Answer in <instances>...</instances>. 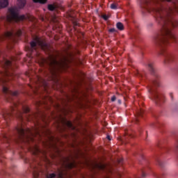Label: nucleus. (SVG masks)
Segmentation results:
<instances>
[{
    "instance_id": "9d476101",
    "label": "nucleus",
    "mask_w": 178,
    "mask_h": 178,
    "mask_svg": "<svg viewBox=\"0 0 178 178\" xmlns=\"http://www.w3.org/2000/svg\"><path fill=\"white\" fill-rule=\"evenodd\" d=\"M56 8L57 7L55 5L50 4L48 6L49 10H55V9H56Z\"/></svg>"
},
{
    "instance_id": "2eb2a0df",
    "label": "nucleus",
    "mask_w": 178,
    "mask_h": 178,
    "mask_svg": "<svg viewBox=\"0 0 178 178\" xmlns=\"http://www.w3.org/2000/svg\"><path fill=\"white\" fill-rule=\"evenodd\" d=\"M16 35L19 37V35H22V30H18L16 33Z\"/></svg>"
},
{
    "instance_id": "20e7f679",
    "label": "nucleus",
    "mask_w": 178,
    "mask_h": 178,
    "mask_svg": "<svg viewBox=\"0 0 178 178\" xmlns=\"http://www.w3.org/2000/svg\"><path fill=\"white\" fill-rule=\"evenodd\" d=\"M65 65V62H58L55 58H51L50 60V66L56 70L58 69H64Z\"/></svg>"
},
{
    "instance_id": "bb28decb",
    "label": "nucleus",
    "mask_w": 178,
    "mask_h": 178,
    "mask_svg": "<svg viewBox=\"0 0 178 178\" xmlns=\"http://www.w3.org/2000/svg\"><path fill=\"white\" fill-rule=\"evenodd\" d=\"M1 83H5V80L1 79Z\"/></svg>"
},
{
    "instance_id": "4468645a",
    "label": "nucleus",
    "mask_w": 178,
    "mask_h": 178,
    "mask_svg": "<svg viewBox=\"0 0 178 178\" xmlns=\"http://www.w3.org/2000/svg\"><path fill=\"white\" fill-rule=\"evenodd\" d=\"M111 9H118V6L115 3H113L111 6Z\"/></svg>"
},
{
    "instance_id": "cd10ccee",
    "label": "nucleus",
    "mask_w": 178,
    "mask_h": 178,
    "mask_svg": "<svg viewBox=\"0 0 178 178\" xmlns=\"http://www.w3.org/2000/svg\"><path fill=\"white\" fill-rule=\"evenodd\" d=\"M107 138H108V140H111V136H107Z\"/></svg>"
},
{
    "instance_id": "4be33fe9",
    "label": "nucleus",
    "mask_w": 178,
    "mask_h": 178,
    "mask_svg": "<svg viewBox=\"0 0 178 178\" xmlns=\"http://www.w3.org/2000/svg\"><path fill=\"white\" fill-rule=\"evenodd\" d=\"M175 147L177 148V149H178V139L176 141Z\"/></svg>"
},
{
    "instance_id": "f8f14e48",
    "label": "nucleus",
    "mask_w": 178,
    "mask_h": 178,
    "mask_svg": "<svg viewBox=\"0 0 178 178\" xmlns=\"http://www.w3.org/2000/svg\"><path fill=\"white\" fill-rule=\"evenodd\" d=\"M14 33L13 32H6L5 34H4V36L5 37H12V35H13Z\"/></svg>"
},
{
    "instance_id": "a878e982",
    "label": "nucleus",
    "mask_w": 178,
    "mask_h": 178,
    "mask_svg": "<svg viewBox=\"0 0 178 178\" xmlns=\"http://www.w3.org/2000/svg\"><path fill=\"white\" fill-rule=\"evenodd\" d=\"M17 94V92H13V95H16Z\"/></svg>"
},
{
    "instance_id": "c85d7f7f",
    "label": "nucleus",
    "mask_w": 178,
    "mask_h": 178,
    "mask_svg": "<svg viewBox=\"0 0 178 178\" xmlns=\"http://www.w3.org/2000/svg\"><path fill=\"white\" fill-rule=\"evenodd\" d=\"M162 1H167V2H170V0H162Z\"/></svg>"
},
{
    "instance_id": "6e6552de",
    "label": "nucleus",
    "mask_w": 178,
    "mask_h": 178,
    "mask_svg": "<svg viewBox=\"0 0 178 178\" xmlns=\"http://www.w3.org/2000/svg\"><path fill=\"white\" fill-rule=\"evenodd\" d=\"M96 168H97L98 169H101V170H104V169H106V165L104 164V163H99L96 165Z\"/></svg>"
},
{
    "instance_id": "393cba45",
    "label": "nucleus",
    "mask_w": 178,
    "mask_h": 178,
    "mask_svg": "<svg viewBox=\"0 0 178 178\" xmlns=\"http://www.w3.org/2000/svg\"><path fill=\"white\" fill-rule=\"evenodd\" d=\"M109 31H110L111 33H113V31H115V29H111L109 30Z\"/></svg>"
},
{
    "instance_id": "dca6fc26",
    "label": "nucleus",
    "mask_w": 178,
    "mask_h": 178,
    "mask_svg": "<svg viewBox=\"0 0 178 178\" xmlns=\"http://www.w3.org/2000/svg\"><path fill=\"white\" fill-rule=\"evenodd\" d=\"M8 91H9V90L8 89V88H6V87H3V92H8Z\"/></svg>"
},
{
    "instance_id": "5701e85b",
    "label": "nucleus",
    "mask_w": 178,
    "mask_h": 178,
    "mask_svg": "<svg viewBox=\"0 0 178 178\" xmlns=\"http://www.w3.org/2000/svg\"><path fill=\"white\" fill-rule=\"evenodd\" d=\"M58 178H63V175L62 173H60L58 175Z\"/></svg>"
},
{
    "instance_id": "f03ea898",
    "label": "nucleus",
    "mask_w": 178,
    "mask_h": 178,
    "mask_svg": "<svg viewBox=\"0 0 178 178\" xmlns=\"http://www.w3.org/2000/svg\"><path fill=\"white\" fill-rule=\"evenodd\" d=\"M162 38L160 40L162 44L166 45L168 44L169 38H175V35L172 33L169 28L164 26L161 31Z\"/></svg>"
},
{
    "instance_id": "ddd939ff",
    "label": "nucleus",
    "mask_w": 178,
    "mask_h": 178,
    "mask_svg": "<svg viewBox=\"0 0 178 178\" xmlns=\"http://www.w3.org/2000/svg\"><path fill=\"white\" fill-rule=\"evenodd\" d=\"M33 2L39 3H45L47 2V0H33Z\"/></svg>"
},
{
    "instance_id": "412c9836",
    "label": "nucleus",
    "mask_w": 178,
    "mask_h": 178,
    "mask_svg": "<svg viewBox=\"0 0 178 178\" xmlns=\"http://www.w3.org/2000/svg\"><path fill=\"white\" fill-rule=\"evenodd\" d=\"M111 101L113 102L114 101H116V97H115V96H113L112 97H111Z\"/></svg>"
},
{
    "instance_id": "9b49d317",
    "label": "nucleus",
    "mask_w": 178,
    "mask_h": 178,
    "mask_svg": "<svg viewBox=\"0 0 178 178\" xmlns=\"http://www.w3.org/2000/svg\"><path fill=\"white\" fill-rule=\"evenodd\" d=\"M65 124L67 126V127H70V129H73V124H72V122L67 121L65 122Z\"/></svg>"
},
{
    "instance_id": "7ed1b4c3",
    "label": "nucleus",
    "mask_w": 178,
    "mask_h": 178,
    "mask_svg": "<svg viewBox=\"0 0 178 178\" xmlns=\"http://www.w3.org/2000/svg\"><path fill=\"white\" fill-rule=\"evenodd\" d=\"M31 47L32 49H35L37 47H40V48H42V49H48V45L47 43H45V40H43L42 39L35 37L33 41L31 42Z\"/></svg>"
},
{
    "instance_id": "f257e3e1",
    "label": "nucleus",
    "mask_w": 178,
    "mask_h": 178,
    "mask_svg": "<svg viewBox=\"0 0 178 178\" xmlns=\"http://www.w3.org/2000/svg\"><path fill=\"white\" fill-rule=\"evenodd\" d=\"M7 22H22L26 19L25 15H19V10L15 7L10 8L7 15Z\"/></svg>"
},
{
    "instance_id": "b1692460",
    "label": "nucleus",
    "mask_w": 178,
    "mask_h": 178,
    "mask_svg": "<svg viewBox=\"0 0 178 178\" xmlns=\"http://www.w3.org/2000/svg\"><path fill=\"white\" fill-rule=\"evenodd\" d=\"M70 168H74V163H71L70 165Z\"/></svg>"
},
{
    "instance_id": "c756f323",
    "label": "nucleus",
    "mask_w": 178,
    "mask_h": 178,
    "mask_svg": "<svg viewBox=\"0 0 178 178\" xmlns=\"http://www.w3.org/2000/svg\"><path fill=\"white\" fill-rule=\"evenodd\" d=\"M36 152H38V148H36Z\"/></svg>"
},
{
    "instance_id": "6ab92c4d",
    "label": "nucleus",
    "mask_w": 178,
    "mask_h": 178,
    "mask_svg": "<svg viewBox=\"0 0 178 178\" xmlns=\"http://www.w3.org/2000/svg\"><path fill=\"white\" fill-rule=\"evenodd\" d=\"M10 63H10V60L6 61V66H10Z\"/></svg>"
},
{
    "instance_id": "0eeeda50",
    "label": "nucleus",
    "mask_w": 178,
    "mask_h": 178,
    "mask_svg": "<svg viewBox=\"0 0 178 178\" xmlns=\"http://www.w3.org/2000/svg\"><path fill=\"white\" fill-rule=\"evenodd\" d=\"M9 5V2L8 0H0V9H3V8H6Z\"/></svg>"
},
{
    "instance_id": "39448f33",
    "label": "nucleus",
    "mask_w": 178,
    "mask_h": 178,
    "mask_svg": "<svg viewBox=\"0 0 178 178\" xmlns=\"http://www.w3.org/2000/svg\"><path fill=\"white\" fill-rule=\"evenodd\" d=\"M17 130L19 134L21 135L22 137H29V136H31V134H33V131H31L30 129L24 130L23 128L20 127L17 128Z\"/></svg>"
},
{
    "instance_id": "aec40b11",
    "label": "nucleus",
    "mask_w": 178,
    "mask_h": 178,
    "mask_svg": "<svg viewBox=\"0 0 178 178\" xmlns=\"http://www.w3.org/2000/svg\"><path fill=\"white\" fill-rule=\"evenodd\" d=\"M24 111V112H25L26 113H27V112H29V111H30V109L29 108V107H26Z\"/></svg>"
},
{
    "instance_id": "1a4fd4ad",
    "label": "nucleus",
    "mask_w": 178,
    "mask_h": 178,
    "mask_svg": "<svg viewBox=\"0 0 178 178\" xmlns=\"http://www.w3.org/2000/svg\"><path fill=\"white\" fill-rule=\"evenodd\" d=\"M117 26V29H118V30H124V26H123V24H122L121 22H118L116 24Z\"/></svg>"
},
{
    "instance_id": "7c9ffc66",
    "label": "nucleus",
    "mask_w": 178,
    "mask_h": 178,
    "mask_svg": "<svg viewBox=\"0 0 178 178\" xmlns=\"http://www.w3.org/2000/svg\"><path fill=\"white\" fill-rule=\"evenodd\" d=\"M35 176V177H37V175H34Z\"/></svg>"
},
{
    "instance_id": "a211bd4d",
    "label": "nucleus",
    "mask_w": 178,
    "mask_h": 178,
    "mask_svg": "<svg viewBox=\"0 0 178 178\" xmlns=\"http://www.w3.org/2000/svg\"><path fill=\"white\" fill-rule=\"evenodd\" d=\"M102 17L104 20H108V19L109 18V17H108V15H103Z\"/></svg>"
},
{
    "instance_id": "423d86ee",
    "label": "nucleus",
    "mask_w": 178,
    "mask_h": 178,
    "mask_svg": "<svg viewBox=\"0 0 178 178\" xmlns=\"http://www.w3.org/2000/svg\"><path fill=\"white\" fill-rule=\"evenodd\" d=\"M17 6L19 9H23L26 6V0H17Z\"/></svg>"
},
{
    "instance_id": "f3484780",
    "label": "nucleus",
    "mask_w": 178,
    "mask_h": 178,
    "mask_svg": "<svg viewBox=\"0 0 178 178\" xmlns=\"http://www.w3.org/2000/svg\"><path fill=\"white\" fill-rule=\"evenodd\" d=\"M54 177H55V174H50L49 176H47V178H54Z\"/></svg>"
}]
</instances>
